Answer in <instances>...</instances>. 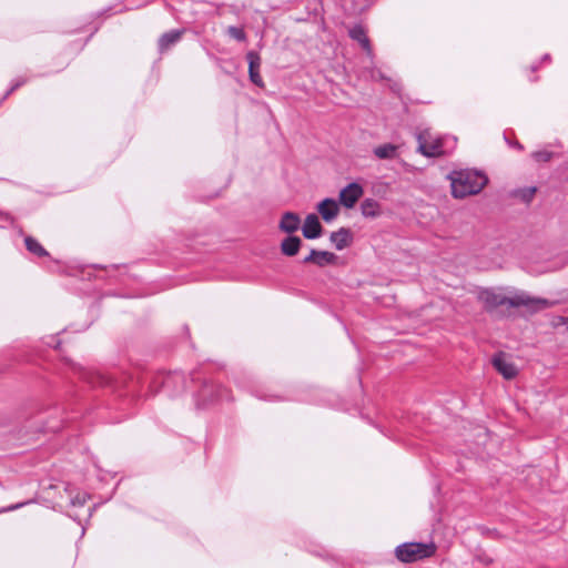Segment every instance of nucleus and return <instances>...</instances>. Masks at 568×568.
Returning <instances> with one entry per match:
<instances>
[{"mask_svg":"<svg viewBox=\"0 0 568 568\" xmlns=\"http://www.w3.org/2000/svg\"><path fill=\"white\" fill-rule=\"evenodd\" d=\"M371 78L373 80H382V79H384V75H383L382 71H379V70H372Z\"/></svg>","mask_w":568,"mask_h":568,"instance_id":"a878e982","label":"nucleus"},{"mask_svg":"<svg viewBox=\"0 0 568 568\" xmlns=\"http://www.w3.org/2000/svg\"><path fill=\"white\" fill-rule=\"evenodd\" d=\"M417 151L426 158H438L445 155L454 149L456 138L434 136L429 130H423L416 135Z\"/></svg>","mask_w":568,"mask_h":568,"instance_id":"f03ea898","label":"nucleus"},{"mask_svg":"<svg viewBox=\"0 0 568 568\" xmlns=\"http://www.w3.org/2000/svg\"><path fill=\"white\" fill-rule=\"evenodd\" d=\"M491 366L497 369V353L493 354L489 359Z\"/></svg>","mask_w":568,"mask_h":568,"instance_id":"bb28decb","label":"nucleus"},{"mask_svg":"<svg viewBox=\"0 0 568 568\" xmlns=\"http://www.w3.org/2000/svg\"><path fill=\"white\" fill-rule=\"evenodd\" d=\"M552 153L549 151H537L531 154L532 159L537 162H548L552 158Z\"/></svg>","mask_w":568,"mask_h":568,"instance_id":"4be33fe9","label":"nucleus"},{"mask_svg":"<svg viewBox=\"0 0 568 568\" xmlns=\"http://www.w3.org/2000/svg\"><path fill=\"white\" fill-rule=\"evenodd\" d=\"M352 232L349 229L341 227L339 230L332 232L329 240L338 251L347 247L352 242Z\"/></svg>","mask_w":568,"mask_h":568,"instance_id":"f8f14e48","label":"nucleus"},{"mask_svg":"<svg viewBox=\"0 0 568 568\" xmlns=\"http://www.w3.org/2000/svg\"><path fill=\"white\" fill-rule=\"evenodd\" d=\"M182 379H183L182 375H181V374L175 373V374H172V375H168V376L165 377V379H164L163 384H164V386L166 387V386H169V384H170L171 382H174V381H182Z\"/></svg>","mask_w":568,"mask_h":568,"instance_id":"393cba45","label":"nucleus"},{"mask_svg":"<svg viewBox=\"0 0 568 568\" xmlns=\"http://www.w3.org/2000/svg\"><path fill=\"white\" fill-rule=\"evenodd\" d=\"M21 506H22V504H18V505H14V506H10L8 509L9 510H14V509H18Z\"/></svg>","mask_w":568,"mask_h":568,"instance_id":"c85d7f7f","label":"nucleus"},{"mask_svg":"<svg viewBox=\"0 0 568 568\" xmlns=\"http://www.w3.org/2000/svg\"><path fill=\"white\" fill-rule=\"evenodd\" d=\"M348 36L351 39H353L354 41H357L361 47L363 48V50L366 52V54L373 59L374 58V53H373V49H372V45H371V41L366 34V30L364 29L363 26L361 24H356L354 26L353 28L349 29L348 31Z\"/></svg>","mask_w":568,"mask_h":568,"instance_id":"1a4fd4ad","label":"nucleus"},{"mask_svg":"<svg viewBox=\"0 0 568 568\" xmlns=\"http://www.w3.org/2000/svg\"><path fill=\"white\" fill-rule=\"evenodd\" d=\"M300 225H301V219L296 213L285 212L282 215L278 227L282 232L292 234L300 229Z\"/></svg>","mask_w":568,"mask_h":568,"instance_id":"9b49d317","label":"nucleus"},{"mask_svg":"<svg viewBox=\"0 0 568 568\" xmlns=\"http://www.w3.org/2000/svg\"><path fill=\"white\" fill-rule=\"evenodd\" d=\"M26 82H27V79H24V78H19L17 80H14V82L12 83L10 89L3 95V99H7L13 91H16L18 88L23 85Z\"/></svg>","mask_w":568,"mask_h":568,"instance_id":"5701e85b","label":"nucleus"},{"mask_svg":"<svg viewBox=\"0 0 568 568\" xmlns=\"http://www.w3.org/2000/svg\"><path fill=\"white\" fill-rule=\"evenodd\" d=\"M363 193V186L356 182H352L341 190L338 197L339 203L346 209H353Z\"/></svg>","mask_w":568,"mask_h":568,"instance_id":"39448f33","label":"nucleus"},{"mask_svg":"<svg viewBox=\"0 0 568 568\" xmlns=\"http://www.w3.org/2000/svg\"><path fill=\"white\" fill-rule=\"evenodd\" d=\"M302 233L305 239L314 240L322 235L323 226L320 223L318 216L314 213L308 214L302 226Z\"/></svg>","mask_w":568,"mask_h":568,"instance_id":"0eeeda50","label":"nucleus"},{"mask_svg":"<svg viewBox=\"0 0 568 568\" xmlns=\"http://www.w3.org/2000/svg\"><path fill=\"white\" fill-rule=\"evenodd\" d=\"M26 247L30 253H33L38 256H47L48 252L45 248L33 237L27 236L24 239Z\"/></svg>","mask_w":568,"mask_h":568,"instance_id":"a211bd4d","label":"nucleus"},{"mask_svg":"<svg viewBox=\"0 0 568 568\" xmlns=\"http://www.w3.org/2000/svg\"><path fill=\"white\" fill-rule=\"evenodd\" d=\"M361 212L365 217H376L381 213L379 203L374 199H365L361 203Z\"/></svg>","mask_w":568,"mask_h":568,"instance_id":"2eb2a0df","label":"nucleus"},{"mask_svg":"<svg viewBox=\"0 0 568 568\" xmlns=\"http://www.w3.org/2000/svg\"><path fill=\"white\" fill-rule=\"evenodd\" d=\"M436 551L434 542H404L396 547V558L402 562H415L432 557Z\"/></svg>","mask_w":568,"mask_h":568,"instance_id":"20e7f679","label":"nucleus"},{"mask_svg":"<svg viewBox=\"0 0 568 568\" xmlns=\"http://www.w3.org/2000/svg\"><path fill=\"white\" fill-rule=\"evenodd\" d=\"M560 323L566 324V320H565V317H561V318H560Z\"/></svg>","mask_w":568,"mask_h":568,"instance_id":"c756f323","label":"nucleus"},{"mask_svg":"<svg viewBox=\"0 0 568 568\" xmlns=\"http://www.w3.org/2000/svg\"><path fill=\"white\" fill-rule=\"evenodd\" d=\"M1 221H11V217L9 214H1Z\"/></svg>","mask_w":568,"mask_h":568,"instance_id":"cd10ccee","label":"nucleus"},{"mask_svg":"<svg viewBox=\"0 0 568 568\" xmlns=\"http://www.w3.org/2000/svg\"><path fill=\"white\" fill-rule=\"evenodd\" d=\"M507 305L509 307H525L527 312L534 314L539 311L549 308L554 305L552 302L541 298L532 297L525 292L505 291L499 293V306Z\"/></svg>","mask_w":568,"mask_h":568,"instance_id":"7ed1b4c3","label":"nucleus"},{"mask_svg":"<svg viewBox=\"0 0 568 568\" xmlns=\"http://www.w3.org/2000/svg\"><path fill=\"white\" fill-rule=\"evenodd\" d=\"M182 32L179 30H172L164 33L159 40V48L161 51L169 49L171 45L176 43L181 38Z\"/></svg>","mask_w":568,"mask_h":568,"instance_id":"dca6fc26","label":"nucleus"},{"mask_svg":"<svg viewBox=\"0 0 568 568\" xmlns=\"http://www.w3.org/2000/svg\"><path fill=\"white\" fill-rule=\"evenodd\" d=\"M302 245V240L298 236L290 235L281 243V251L286 256H295Z\"/></svg>","mask_w":568,"mask_h":568,"instance_id":"ddd939ff","label":"nucleus"},{"mask_svg":"<svg viewBox=\"0 0 568 568\" xmlns=\"http://www.w3.org/2000/svg\"><path fill=\"white\" fill-rule=\"evenodd\" d=\"M227 34L237 41H245L246 39V34L243 29L234 26L227 28Z\"/></svg>","mask_w":568,"mask_h":568,"instance_id":"412c9836","label":"nucleus"},{"mask_svg":"<svg viewBox=\"0 0 568 568\" xmlns=\"http://www.w3.org/2000/svg\"><path fill=\"white\" fill-rule=\"evenodd\" d=\"M448 179L455 199L479 193L488 181L484 173L470 169L455 170L449 173Z\"/></svg>","mask_w":568,"mask_h":568,"instance_id":"f257e3e1","label":"nucleus"},{"mask_svg":"<svg viewBox=\"0 0 568 568\" xmlns=\"http://www.w3.org/2000/svg\"><path fill=\"white\" fill-rule=\"evenodd\" d=\"M336 261L337 256L334 253L313 248L310 254L304 257L303 263H313L320 267H324L326 265L335 264Z\"/></svg>","mask_w":568,"mask_h":568,"instance_id":"423d86ee","label":"nucleus"},{"mask_svg":"<svg viewBox=\"0 0 568 568\" xmlns=\"http://www.w3.org/2000/svg\"><path fill=\"white\" fill-rule=\"evenodd\" d=\"M213 390H215V399L229 398L225 388L222 386H215L213 384H205L201 392V396L205 398L209 394L213 393Z\"/></svg>","mask_w":568,"mask_h":568,"instance_id":"6ab92c4d","label":"nucleus"},{"mask_svg":"<svg viewBox=\"0 0 568 568\" xmlns=\"http://www.w3.org/2000/svg\"><path fill=\"white\" fill-rule=\"evenodd\" d=\"M397 145L392 143H385L374 148L373 153L381 160H390L397 156Z\"/></svg>","mask_w":568,"mask_h":568,"instance_id":"4468645a","label":"nucleus"},{"mask_svg":"<svg viewBox=\"0 0 568 568\" xmlns=\"http://www.w3.org/2000/svg\"><path fill=\"white\" fill-rule=\"evenodd\" d=\"M535 192H536L535 187H529V189L523 190V191H520V197L524 202L528 203L534 197Z\"/></svg>","mask_w":568,"mask_h":568,"instance_id":"b1692460","label":"nucleus"},{"mask_svg":"<svg viewBox=\"0 0 568 568\" xmlns=\"http://www.w3.org/2000/svg\"><path fill=\"white\" fill-rule=\"evenodd\" d=\"M246 59L248 62V75L250 80L257 87L262 88L264 87V82L262 80V77L260 75L258 69L261 65V58L260 55L254 52L250 51L246 54Z\"/></svg>","mask_w":568,"mask_h":568,"instance_id":"9d476101","label":"nucleus"},{"mask_svg":"<svg viewBox=\"0 0 568 568\" xmlns=\"http://www.w3.org/2000/svg\"><path fill=\"white\" fill-rule=\"evenodd\" d=\"M317 211L325 222H332L339 213L336 200L326 197L317 204Z\"/></svg>","mask_w":568,"mask_h":568,"instance_id":"6e6552de","label":"nucleus"},{"mask_svg":"<svg viewBox=\"0 0 568 568\" xmlns=\"http://www.w3.org/2000/svg\"><path fill=\"white\" fill-rule=\"evenodd\" d=\"M479 300L484 303V306L493 311L497 306V296L490 291H481L479 293Z\"/></svg>","mask_w":568,"mask_h":568,"instance_id":"aec40b11","label":"nucleus"},{"mask_svg":"<svg viewBox=\"0 0 568 568\" xmlns=\"http://www.w3.org/2000/svg\"><path fill=\"white\" fill-rule=\"evenodd\" d=\"M499 374L506 379H513L517 376L518 369L514 364L505 362L499 355Z\"/></svg>","mask_w":568,"mask_h":568,"instance_id":"f3484780","label":"nucleus"}]
</instances>
